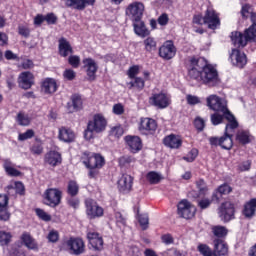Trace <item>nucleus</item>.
<instances>
[{
    "label": "nucleus",
    "mask_w": 256,
    "mask_h": 256,
    "mask_svg": "<svg viewBox=\"0 0 256 256\" xmlns=\"http://www.w3.org/2000/svg\"><path fill=\"white\" fill-rule=\"evenodd\" d=\"M131 163H135V158L131 156H122L119 158V165H121V167H127V165H131Z\"/></svg>",
    "instance_id": "8fccbe9b"
},
{
    "label": "nucleus",
    "mask_w": 256,
    "mask_h": 256,
    "mask_svg": "<svg viewBox=\"0 0 256 256\" xmlns=\"http://www.w3.org/2000/svg\"><path fill=\"white\" fill-rule=\"evenodd\" d=\"M83 64L89 79L93 81V79H95V74L97 73V69H99V67L97 66V62H95L93 58H85L83 60Z\"/></svg>",
    "instance_id": "412c9836"
},
{
    "label": "nucleus",
    "mask_w": 256,
    "mask_h": 256,
    "mask_svg": "<svg viewBox=\"0 0 256 256\" xmlns=\"http://www.w3.org/2000/svg\"><path fill=\"white\" fill-rule=\"evenodd\" d=\"M30 151L32 155H41L43 153V145L41 143H35L31 146Z\"/></svg>",
    "instance_id": "4d7b16f0"
},
{
    "label": "nucleus",
    "mask_w": 256,
    "mask_h": 256,
    "mask_svg": "<svg viewBox=\"0 0 256 256\" xmlns=\"http://www.w3.org/2000/svg\"><path fill=\"white\" fill-rule=\"evenodd\" d=\"M145 5L142 2H132L126 8V15L131 21H141Z\"/></svg>",
    "instance_id": "423d86ee"
},
{
    "label": "nucleus",
    "mask_w": 256,
    "mask_h": 256,
    "mask_svg": "<svg viewBox=\"0 0 256 256\" xmlns=\"http://www.w3.org/2000/svg\"><path fill=\"white\" fill-rule=\"evenodd\" d=\"M82 163H84L87 169H101V167L105 165V158L100 154L84 152L82 155Z\"/></svg>",
    "instance_id": "20e7f679"
},
{
    "label": "nucleus",
    "mask_w": 256,
    "mask_h": 256,
    "mask_svg": "<svg viewBox=\"0 0 256 256\" xmlns=\"http://www.w3.org/2000/svg\"><path fill=\"white\" fill-rule=\"evenodd\" d=\"M134 33L138 35V37H147L149 35V30L145 27V23L143 21H133Z\"/></svg>",
    "instance_id": "473e14b6"
},
{
    "label": "nucleus",
    "mask_w": 256,
    "mask_h": 256,
    "mask_svg": "<svg viewBox=\"0 0 256 256\" xmlns=\"http://www.w3.org/2000/svg\"><path fill=\"white\" fill-rule=\"evenodd\" d=\"M211 205V199L209 198H203L202 200L198 201V207L200 209H208Z\"/></svg>",
    "instance_id": "0e129e2a"
},
{
    "label": "nucleus",
    "mask_w": 256,
    "mask_h": 256,
    "mask_svg": "<svg viewBox=\"0 0 256 256\" xmlns=\"http://www.w3.org/2000/svg\"><path fill=\"white\" fill-rule=\"evenodd\" d=\"M128 89H137L138 91H143L145 88V80L141 77L134 78V81H130L126 83Z\"/></svg>",
    "instance_id": "f704fd0d"
},
{
    "label": "nucleus",
    "mask_w": 256,
    "mask_h": 256,
    "mask_svg": "<svg viewBox=\"0 0 256 256\" xmlns=\"http://www.w3.org/2000/svg\"><path fill=\"white\" fill-rule=\"evenodd\" d=\"M229 251L227 244L223 240H214V253L216 256H225Z\"/></svg>",
    "instance_id": "7c9ffc66"
},
{
    "label": "nucleus",
    "mask_w": 256,
    "mask_h": 256,
    "mask_svg": "<svg viewBox=\"0 0 256 256\" xmlns=\"http://www.w3.org/2000/svg\"><path fill=\"white\" fill-rule=\"evenodd\" d=\"M59 86L57 85V80L53 78H46L42 82V91L46 95H53L57 91V88Z\"/></svg>",
    "instance_id": "5701e85b"
},
{
    "label": "nucleus",
    "mask_w": 256,
    "mask_h": 256,
    "mask_svg": "<svg viewBox=\"0 0 256 256\" xmlns=\"http://www.w3.org/2000/svg\"><path fill=\"white\" fill-rule=\"evenodd\" d=\"M207 107L212 109L217 113H229V109L227 108V101L215 94H212L206 98Z\"/></svg>",
    "instance_id": "39448f33"
},
{
    "label": "nucleus",
    "mask_w": 256,
    "mask_h": 256,
    "mask_svg": "<svg viewBox=\"0 0 256 256\" xmlns=\"http://www.w3.org/2000/svg\"><path fill=\"white\" fill-rule=\"evenodd\" d=\"M139 131L142 135H153L157 131V122L152 118H142Z\"/></svg>",
    "instance_id": "4468645a"
},
{
    "label": "nucleus",
    "mask_w": 256,
    "mask_h": 256,
    "mask_svg": "<svg viewBox=\"0 0 256 256\" xmlns=\"http://www.w3.org/2000/svg\"><path fill=\"white\" fill-rule=\"evenodd\" d=\"M86 214L89 219H96V217H103V208L97 204L93 199H87L85 201Z\"/></svg>",
    "instance_id": "9b49d317"
},
{
    "label": "nucleus",
    "mask_w": 256,
    "mask_h": 256,
    "mask_svg": "<svg viewBox=\"0 0 256 256\" xmlns=\"http://www.w3.org/2000/svg\"><path fill=\"white\" fill-rule=\"evenodd\" d=\"M35 213L39 217V219H42V221H51V215L47 214L45 210L37 208L35 210Z\"/></svg>",
    "instance_id": "603ef678"
},
{
    "label": "nucleus",
    "mask_w": 256,
    "mask_h": 256,
    "mask_svg": "<svg viewBox=\"0 0 256 256\" xmlns=\"http://www.w3.org/2000/svg\"><path fill=\"white\" fill-rule=\"evenodd\" d=\"M66 245L73 255H81L85 252V242L81 238H70Z\"/></svg>",
    "instance_id": "2eb2a0df"
},
{
    "label": "nucleus",
    "mask_w": 256,
    "mask_h": 256,
    "mask_svg": "<svg viewBox=\"0 0 256 256\" xmlns=\"http://www.w3.org/2000/svg\"><path fill=\"white\" fill-rule=\"evenodd\" d=\"M144 47L145 51H148V53H151V51H156L157 41H155V38L153 37H148L144 40Z\"/></svg>",
    "instance_id": "58836bf2"
},
{
    "label": "nucleus",
    "mask_w": 256,
    "mask_h": 256,
    "mask_svg": "<svg viewBox=\"0 0 256 256\" xmlns=\"http://www.w3.org/2000/svg\"><path fill=\"white\" fill-rule=\"evenodd\" d=\"M198 251L203 256H216L215 252H213V250H211L206 244H200L198 246Z\"/></svg>",
    "instance_id": "c03bdc74"
},
{
    "label": "nucleus",
    "mask_w": 256,
    "mask_h": 256,
    "mask_svg": "<svg viewBox=\"0 0 256 256\" xmlns=\"http://www.w3.org/2000/svg\"><path fill=\"white\" fill-rule=\"evenodd\" d=\"M44 20L48 23V25H55L57 23V16L53 13H49L44 16Z\"/></svg>",
    "instance_id": "69168bd1"
},
{
    "label": "nucleus",
    "mask_w": 256,
    "mask_h": 256,
    "mask_svg": "<svg viewBox=\"0 0 256 256\" xmlns=\"http://www.w3.org/2000/svg\"><path fill=\"white\" fill-rule=\"evenodd\" d=\"M203 22L208 25L209 29H217L221 25V20L219 19V14L213 10V8H208L203 17Z\"/></svg>",
    "instance_id": "9d476101"
},
{
    "label": "nucleus",
    "mask_w": 256,
    "mask_h": 256,
    "mask_svg": "<svg viewBox=\"0 0 256 256\" xmlns=\"http://www.w3.org/2000/svg\"><path fill=\"white\" fill-rule=\"evenodd\" d=\"M198 251L203 256H216L215 252H213V250H211L206 244H200L198 246Z\"/></svg>",
    "instance_id": "a18cd8bd"
},
{
    "label": "nucleus",
    "mask_w": 256,
    "mask_h": 256,
    "mask_svg": "<svg viewBox=\"0 0 256 256\" xmlns=\"http://www.w3.org/2000/svg\"><path fill=\"white\" fill-rule=\"evenodd\" d=\"M161 239H162V243H164V245H173V243L175 241L171 234H164V235H162Z\"/></svg>",
    "instance_id": "338daca9"
},
{
    "label": "nucleus",
    "mask_w": 256,
    "mask_h": 256,
    "mask_svg": "<svg viewBox=\"0 0 256 256\" xmlns=\"http://www.w3.org/2000/svg\"><path fill=\"white\" fill-rule=\"evenodd\" d=\"M252 13L253 11L251 10V6H249V4L242 6V10H241L242 17H245V18L250 17Z\"/></svg>",
    "instance_id": "774afa93"
},
{
    "label": "nucleus",
    "mask_w": 256,
    "mask_h": 256,
    "mask_svg": "<svg viewBox=\"0 0 256 256\" xmlns=\"http://www.w3.org/2000/svg\"><path fill=\"white\" fill-rule=\"evenodd\" d=\"M237 141L242 145H247V143H251V134L248 131H239L236 136Z\"/></svg>",
    "instance_id": "4c0bfd02"
},
{
    "label": "nucleus",
    "mask_w": 256,
    "mask_h": 256,
    "mask_svg": "<svg viewBox=\"0 0 256 256\" xmlns=\"http://www.w3.org/2000/svg\"><path fill=\"white\" fill-rule=\"evenodd\" d=\"M204 61L201 59H191V69L188 71V75L191 79H195L196 81H201V69H203Z\"/></svg>",
    "instance_id": "dca6fc26"
},
{
    "label": "nucleus",
    "mask_w": 256,
    "mask_h": 256,
    "mask_svg": "<svg viewBox=\"0 0 256 256\" xmlns=\"http://www.w3.org/2000/svg\"><path fill=\"white\" fill-rule=\"evenodd\" d=\"M233 134L224 133V136L220 137V147L229 151L233 148Z\"/></svg>",
    "instance_id": "72a5a7b5"
},
{
    "label": "nucleus",
    "mask_w": 256,
    "mask_h": 256,
    "mask_svg": "<svg viewBox=\"0 0 256 256\" xmlns=\"http://www.w3.org/2000/svg\"><path fill=\"white\" fill-rule=\"evenodd\" d=\"M186 101L188 105H199V103H201V98L195 95L188 94L186 95Z\"/></svg>",
    "instance_id": "6e6d98bb"
},
{
    "label": "nucleus",
    "mask_w": 256,
    "mask_h": 256,
    "mask_svg": "<svg viewBox=\"0 0 256 256\" xmlns=\"http://www.w3.org/2000/svg\"><path fill=\"white\" fill-rule=\"evenodd\" d=\"M196 211L197 208L187 200H182L178 204V215L183 219H192V217H195Z\"/></svg>",
    "instance_id": "1a4fd4ad"
},
{
    "label": "nucleus",
    "mask_w": 256,
    "mask_h": 256,
    "mask_svg": "<svg viewBox=\"0 0 256 256\" xmlns=\"http://www.w3.org/2000/svg\"><path fill=\"white\" fill-rule=\"evenodd\" d=\"M256 39V23L252 24L249 28L244 31V34L241 32H232L231 41L235 47L243 49L247 47V43L255 41Z\"/></svg>",
    "instance_id": "f257e3e1"
},
{
    "label": "nucleus",
    "mask_w": 256,
    "mask_h": 256,
    "mask_svg": "<svg viewBox=\"0 0 256 256\" xmlns=\"http://www.w3.org/2000/svg\"><path fill=\"white\" fill-rule=\"evenodd\" d=\"M242 213H243L244 217H246V219H252V217H255V213H256V199L255 198L251 199L244 205V209H243Z\"/></svg>",
    "instance_id": "cd10ccee"
},
{
    "label": "nucleus",
    "mask_w": 256,
    "mask_h": 256,
    "mask_svg": "<svg viewBox=\"0 0 256 256\" xmlns=\"http://www.w3.org/2000/svg\"><path fill=\"white\" fill-rule=\"evenodd\" d=\"M110 135H112L113 137H118V138L123 136V127H121V126L113 127L110 131Z\"/></svg>",
    "instance_id": "052dcab7"
},
{
    "label": "nucleus",
    "mask_w": 256,
    "mask_h": 256,
    "mask_svg": "<svg viewBox=\"0 0 256 256\" xmlns=\"http://www.w3.org/2000/svg\"><path fill=\"white\" fill-rule=\"evenodd\" d=\"M17 123L19 125H22L23 127H27V125H29V123H31V118H29V115L20 112L17 115Z\"/></svg>",
    "instance_id": "a19ab883"
},
{
    "label": "nucleus",
    "mask_w": 256,
    "mask_h": 256,
    "mask_svg": "<svg viewBox=\"0 0 256 256\" xmlns=\"http://www.w3.org/2000/svg\"><path fill=\"white\" fill-rule=\"evenodd\" d=\"M107 129V118L102 114H95L88 122L87 128L84 131V138L87 141L93 139L94 133H103Z\"/></svg>",
    "instance_id": "f03ea898"
},
{
    "label": "nucleus",
    "mask_w": 256,
    "mask_h": 256,
    "mask_svg": "<svg viewBox=\"0 0 256 256\" xmlns=\"http://www.w3.org/2000/svg\"><path fill=\"white\" fill-rule=\"evenodd\" d=\"M201 81L209 87H215L219 83V73L212 65L202 66Z\"/></svg>",
    "instance_id": "7ed1b4c3"
},
{
    "label": "nucleus",
    "mask_w": 256,
    "mask_h": 256,
    "mask_svg": "<svg viewBox=\"0 0 256 256\" xmlns=\"http://www.w3.org/2000/svg\"><path fill=\"white\" fill-rule=\"evenodd\" d=\"M35 137V131L29 129L24 133L19 134L18 139L19 141H27V139H33Z\"/></svg>",
    "instance_id": "3c124183"
},
{
    "label": "nucleus",
    "mask_w": 256,
    "mask_h": 256,
    "mask_svg": "<svg viewBox=\"0 0 256 256\" xmlns=\"http://www.w3.org/2000/svg\"><path fill=\"white\" fill-rule=\"evenodd\" d=\"M194 125L198 131H203L205 129V120L198 117L194 120Z\"/></svg>",
    "instance_id": "e2e57ef3"
},
{
    "label": "nucleus",
    "mask_w": 256,
    "mask_h": 256,
    "mask_svg": "<svg viewBox=\"0 0 256 256\" xmlns=\"http://www.w3.org/2000/svg\"><path fill=\"white\" fill-rule=\"evenodd\" d=\"M44 161L51 167H57L61 163V154L57 151H50L46 153Z\"/></svg>",
    "instance_id": "393cba45"
},
{
    "label": "nucleus",
    "mask_w": 256,
    "mask_h": 256,
    "mask_svg": "<svg viewBox=\"0 0 256 256\" xmlns=\"http://www.w3.org/2000/svg\"><path fill=\"white\" fill-rule=\"evenodd\" d=\"M175 53V45H173V42L171 41L164 43V45L159 49V55L163 59H173L175 57Z\"/></svg>",
    "instance_id": "a211bd4d"
},
{
    "label": "nucleus",
    "mask_w": 256,
    "mask_h": 256,
    "mask_svg": "<svg viewBox=\"0 0 256 256\" xmlns=\"http://www.w3.org/2000/svg\"><path fill=\"white\" fill-rule=\"evenodd\" d=\"M196 185L200 195H207L208 189L207 184H205V180H198L196 182Z\"/></svg>",
    "instance_id": "864d4df0"
},
{
    "label": "nucleus",
    "mask_w": 256,
    "mask_h": 256,
    "mask_svg": "<svg viewBox=\"0 0 256 256\" xmlns=\"http://www.w3.org/2000/svg\"><path fill=\"white\" fill-rule=\"evenodd\" d=\"M229 59L232 65L238 67L239 69H243V67L247 65V55L237 48L232 49Z\"/></svg>",
    "instance_id": "f8f14e48"
},
{
    "label": "nucleus",
    "mask_w": 256,
    "mask_h": 256,
    "mask_svg": "<svg viewBox=\"0 0 256 256\" xmlns=\"http://www.w3.org/2000/svg\"><path fill=\"white\" fill-rule=\"evenodd\" d=\"M197 155H199V150L193 148L183 159L188 163H193V161L197 159Z\"/></svg>",
    "instance_id": "09e8293b"
},
{
    "label": "nucleus",
    "mask_w": 256,
    "mask_h": 256,
    "mask_svg": "<svg viewBox=\"0 0 256 256\" xmlns=\"http://www.w3.org/2000/svg\"><path fill=\"white\" fill-rule=\"evenodd\" d=\"M222 112H216L210 116L212 125H221L223 123V118L225 117V114H220Z\"/></svg>",
    "instance_id": "49530a36"
},
{
    "label": "nucleus",
    "mask_w": 256,
    "mask_h": 256,
    "mask_svg": "<svg viewBox=\"0 0 256 256\" xmlns=\"http://www.w3.org/2000/svg\"><path fill=\"white\" fill-rule=\"evenodd\" d=\"M124 139L131 153H139V151L143 149L141 138L138 136H126Z\"/></svg>",
    "instance_id": "6ab92c4d"
},
{
    "label": "nucleus",
    "mask_w": 256,
    "mask_h": 256,
    "mask_svg": "<svg viewBox=\"0 0 256 256\" xmlns=\"http://www.w3.org/2000/svg\"><path fill=\"white\" fill-rule=\"evenodd\" d=\"M133 187V177L129 174H124L118 180V189L121 193H129Z\"/></svg>",
    "instance_id": "f3484780"
},
{
    "label": "nucleus",
    "mask_w": 256,
    "mask_h": 256,
    "mask_svg": "<svg viewBox=\"0 0 256 256\" xmlns=\"http://www.w3.org/2000/svg\"><path fill=\"white\" fill-rule=\"evenodd\" d=\"M59 53L61 57H67L68 55H71L73 53V48L71 47V44L65 39L61 38L59 40Z\"/></svg>",
    "instance_id": "2f4dec72"
},
{
    "label": "nucleus",
    "mask_w": 256,
    "mask_h": 256,
    "mask_svg": "<svg viewBox=\"0 0 256 256\" xmlns=\"http://www.w3.org/2000/svg\"><path fill=\"white\" fill-rule=\"evenodd\" d=\"M12 237L11 232L0 231V245H9Z\"/></svg>",
    "instance_id": "37998d69"
},
{
    "label": "nucleus",
    "mask_w": 256,
    "mask_h": 256,
    "mask_svg": "<svg viewBox=\"0 0 256 256\" xmlns=\"http://www.w3.org/2000/svg\"><path fill=\"white\" fill-rule=\"evenodd\" d=\"M217 193H219L220 195H227L231 193V186L223 184L217 189Z\"/></svg>",
    "instance_id": "680f3d73"
},
{
    "label": "nucleus",
    "mask_w": 256,
    "mask_h": 256,
    "mask_svg": "<svg viewBox=\"0 0 256 256\" xmlns=\"http://www.w3.org/2000/svg\"><path fill=\"white\" fill-rule=\"evenodd\" d=\"M71 99L72 107L69 106L70 113H73V111H79L80 109H83V100L81 99V96L73 95Z\"/></svg>",
    "instance_id": "e433bc0d"
},
{
    "label": "nucleus",
    "mask_w": 256,
    "mask_h": 256,
    "mask_svg": "<svg viewBox=\"0 0 256 256\" xmlns=\"http://www.w3.org/2000/svg\"><path fill=\"white\" fill-rule=\"evenodd\" d=\"M138 221L143 230L148 229L149 227V215L141 214L138 216Z\"/></svg>",
    "instance_id": "de8ad7c7"
},
{
    "label": "nucleus",
    "mask_w": 256,
    "mask_h": 256,
    "mask_svg": "<svg viewBox=\"0 0 256 256\" xmlns=\"http://www.w3.org/2000/svg\"><path fill=\"white\" fill-rule=\"evenodd\" d=\"M127 75L129 79H135L139 75V65L131 66L127 71Z\"/></svg>",
    "instance_id": "5fc2aeb1"
},
{
    "label": "nucleus",
    "mask_w": 256,
    "mask_h": 256,
    "mask_svg": "<svg viewBox=\"0 0 256 256\" xmlns=\"http://www.w3.org/2000/svg\"><path fill=\"white\" fill-rule=\"evenodd\" d=\"M87 239H88L91 247H93V249H95L96 251H101V249H103V237H101V235H99V233L88 232Z\"/></svg>",
    "instance_id": "aec40b11"
},
{
    "label": "nucleus",
    "mask_w": 256,
    "mask_h": 256,
    "mask_svg": "<svg viewBox=\"0 0 256 256\" xmlns=\"http://www.w3.org/2000/svg\"><path fill=\"white\" fill-rule=\"evenodd\" d=\"M212 233L215 235V237L223 238L226 237L227 233L229 231L225 228V226H213L212 227Z\"/></svg>",
    "instance_id": "ea45409f"
},
{
    "label": "nucleus",
    "mask_w": 256,
    "mask_h": 256,
    "mask_svg": "<svg viewBox=\"0 0 256 256\" xmlns=\"http://www.w3.org/2000/svg\"><path fill=\"white\" fill-rule=\"evenodd\" d=\"M59 139L64 141V143H73L75 141V132L71 129L62 127L59 129Z\"/></svg>",
    "instance_id": "c756f323"
},
{
    "label": "nucleus",
    "mask_w": 256,
    "mask_h": 256,
    "mask_svg": "<svg viewBox=\"0 0 256 256\" xmlns=\"http://www.w3.org/2000/svg\"><path fill=\"white\" fill-rule=\"evenodd\" d=\"M67 191L71 197H75L79 193V185L75 180L69 181Z\"/></svg>",
    "instance_id": "79ce46f5"
},
{
    "label": "nucleus",
    "mask_w": 256,
    "mask_h": 256,
    "mask_svg": "<svg viewBox=\"0 0 256 256\" xmlns=\"http://www.w3.org/2000/svg\"><path fill=\"white\" fill-rule=\"evenodd\" d=\"M63 193L57 188H49L44 192V200L49 207H57L61 203Z\"/></svg>",
    "instance_id": "6e6552de"
},
{
    "label": "nucleus",
    "mask_w": 256,
    "mask_h": 256,
    "mask_svg": "<svg viewBox=\"0 0 256 256\" xmlns=\"http://www.w3.org/2000/svg\"><path fill=\"white\" fill-rule=\"evenodd\" d=\"M68 63L74 67V69H77V67H79L80 63H81V58L79 56L73 55L70 56L68 59Z\"/></svg>",
    "instance_id": "13d9d810"
},
{
    "label": "nucleus",
    "mask_w": 256,
    "mask_h": 256,
    "mask_svg": "<svg viewBox=\"0 0 256 256\" xmlns=\"http://www.w3.org/2000/svg\"><path fill=\"white\" fill-rule=\"evenodd\" d=\"M224 115H225V119L229 121V123L225 127V133L226 135L227 134L233 135V130L239 127V122H237V120L235 119V116H233V114H231L229 110Z\"/></svg>",
    "instance_id": "a878e982"
},
{
    "label": "nucleus",
    "mask_w": 256,
    "mask_h": 256,
    "mask_svg": "<svg viewBox=\"0 0 256 256\" xmlns=\"http://www.w3.org/2000/svg\"><path fill=\"white\" fill-rule=\"evenodd\" d=\"M21 241H22V243H24V245H25V247H27V249H31L32 251L39 250V245L37 244L35 239H33V237H31V234L24 232L21 235Z\"/></svg>",
    "instance_id": "bb28decb"
},
{
    "label": "nucleus",
    "mask_w": 256,
    "mask_h": 256,
    "mask_svg": "<svg viewBox=\"0 0 256 256\" xmlns=\"http://www.w3.org/2000/svg\"><path fill=\"white\" fill-rule=\"evenodd\" d=\"M95 0H66L67 7L83 11L87 5H94Z\"/></svg>",
    "instance_id": "b1692460"
},
{
    "label": "nucleus",
    "mask_w": 256,
    "mask_h": 256,
    "mask_svg": "<svg viewBox=\"0 0 256 256\" xmlns=\"http://www.w3.org/2000/svg\"><path fill=\"white\" fill-rule=\"evenodd\" d=\"M21 89H31L33 87V74L31 72H22L18 78Z\"/></svg>",
    "instance_id": "4be33fe9"
},
{
    "label": "nucleus",
    "mask_w": 256,
    "mask_h": 256,
    "mask_svg": "<svg viewBox=\"0 0 256 256\" xmlns=\"http://www.w3.org/2000/svg\"><path fill=\"white\" fill-rule=\"evenodd\" d=\"M218 215L221 221L229 223V221L235 218V206L229 201L222 203L218 209Z\"/></svg>",
    "instance_id": "0eeeda50"
},
{
    "label": "nucleus",
    "mask_w": 256,
    "mask_h": 256,
    "mask_svg": "<svg viewBox=\"0 0 256 256\" xmlns=\"http://www.w3.org/2000/svg\"><path fill=\"white\" fill-rule=\"evenodd\" d=\"M146 179L150 185H157L163 181V175L156 171H150L147 173Z\"/></svg>",
    "instance_id": "c9c22d12"
},
{
    "label": "nucleus",
    "mask_w": 256,
    "mask_h": 256,
    "mask_svg": "<svg viewBox=\"0 0 256 256\" xmlns=\"http://www.w3.org/2000/svg\"><path fill=\"white\" fill-rule=\"evenodd\" d=\"M149 103L154 107H158V109H166V107H169L171 100L167 97V94L158 93V94H153L149 98Z\"/></svg>",
    "instance_id": "ddd939ff"
},
{
    "label": "nucleus",
    "mask_w": 256,
    "mask_h": 256,
    "mask_svg": "<svg viewBox=\"0 0 256 256\" xmlns=\"http://www.w3.org/2000/svg\"><path fill=\"white\" fill-rule=\"evenodd\" d=\"M182 143L183 142L181 141V138L174 134H171L164 138V145L166 147H170V149H179Z\"/></svg>",
    "instance_id": "c85d7f7f"
},
{
    "label": "nucleus",
    "mask_w": 256,
    "mask_h": 256,
    "mask_svg": "<svg viewBox=\"0 0 256 256\" xmlns=\"http://www.w3.org/2000/svg\"><path fill=\"white\" fill-rule=\"evenodd\" d=\"M76 75L77 74L72 69H66L63 72V77H64V79H67V81H73V79H75Z\"/></svg>",
    "instance_id": "bf43d9fd"
}]
</instances>
